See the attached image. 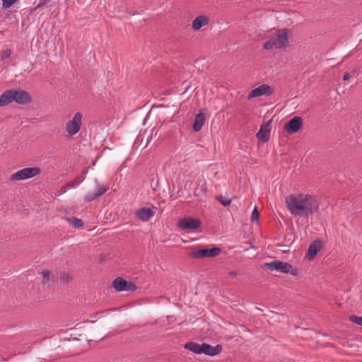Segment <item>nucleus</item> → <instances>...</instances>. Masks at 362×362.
Masks as SVG:
<instances>
[{"mask_svg":"<svg viewBox=\"0 0 362 362\" xmlns=\"http://www.w3.org/2000/svg\"><path fill=\"white\" fill-rule=\"evenodd\" d=\"M11 54V50L10 49H6L1 52V59L4 60L8 59Z\"/></svg>","mask_w":362,"mask_h":362,"instance_id":"28","label":"nucleus"},{"mask_svg":"<svg viewBox=\"0 0 362 362\" xmlns=\"http://www.w3.org/2000/svg\"><path fill=\"white\" fill-rule=\"evenodd\" d=\"M201 226V221L198 218L187 217L179 221L177 226L184 231H189L197 229Z\"/></svg>","mask_w":362,"mask_h":362,"instance_id":"8","label":"nucleus"},{"mask_svg":"<svg viewBox=\"0 0 362 362\" xmlns=\"http://www.w3.org/2000/svg\"><path fill=\"white\" fill-rule=\"evenodd\" d=\"M40 173V169L37 167L25 168L12 174L10 180H24L32 178Z\"/></svg>","mask_w":362,"mask_h":362,"instance_id":"5","label":"nucleus"},{"mask_svg":"<svg viewBox=\"0 0 362 362\" xmlns=\"http://www.w3.org/2000/svg\"><path fill=\"white\" fill-rule=\"evenodd\" d=\"M57 278L63 283H69L72 280L71 275L64 272L57 273Z\"/></svg>","mask_w":362,"mask_h":362,"instance_id":"21","label":"nucleus"},{"mask_svg":"<svg viewBox=\"0 0 362 362\" xmlns=\"http://www.w3.org/2000/svg\"><path fill=\"white\" fill-rule=\"evenodd\" d=\"M303 125V119L296 116L291 119L284 126V129L289 134L298 132Z\"/></svg>","mask_w":362,"mask_h":362,"instance_id":"11","label":"nucleus"},{"mask_svg":"<svg viewBox=\"0 0 362 362\" xmlns=\"http://www.w3.org/2000/svg\"><path fill=\"white\" fill-rule=\"evenodd\" d=\"M108 189V187L105 185H97V191L94 192L98 197L103 195Z\"/></svg>","mask_w":362,"mask_h":362,"instance_id":"23","label":"nucleus"},{"mask_svg":"<svg viewBox=\"0 0 362 362\" xmlns=\"http://www.w3.org/2000/svg\"><path fill=\"white\" fill-rule=\"evenodd\" d=\"M2 1V7L4 8H10L13 4H14L18 0H1Z\"/></svg>","mask_w":362,"mask_h":362,"instance_id":"26","label":"nucleus"},{"mask_svg":"<svg viewBox=\"0 0 362 362\" xmlns=\"http://www.w3.org/2000/svg\"><path fill=\"white\" fill-rule=\"evenodd\" d=\"M258 218H259V213H258L257 207L255 206L254 208L252 215H251V221L253 222L255 221H257Z\"/></svg>","mask_w":362,"mask_h":362,"instance_id":"29","label":"nucleus"},{"mask_svg":"<svg viewBox=\"0 0 362 362\" xmlns=\"http://www.w3.org/2000/svg\"><path fill=\"white\" fill-rule=\"evenodd\" d=\"M135 216L138 219L146 222L154 216V212L151 208L143 207L135 213Z\"/></svg>","mask_w":362,"mask_h":362,"instance_id":"14","label":"nucleus"},{"mask_svg":"<svg viewBox=\"0 0 362 362\" xmlns=\"http://www.w3.org/2000/svg\"><path fill=\"white\" fill-rule=\"evenodd\" d=\"M98 197L96 196V194H95V192H90L88 194H87L85 197H84V201L86 202H90L93 200H95V199H97Z\"/></svg>","mask_w":362,"mask_h":362,"instance_id":"25","label":"nucleus"},{"mask_svg":"<svg viewBox=\"0 0 362 362\" xmlns=\"http://www.w3.org/2000/svg\"><path fill=\"white\" fill-rule=\"evenodd\" d=\"M349 320L358 325L362 326V317L352 315L349 316Z\"/></svg>","mask_w":362,"mask_h":362,"instance_id":"24","label":"nucleus"},{"mask_svg":"<svg viewBox=\"0 0 362 362\" xmlns=\"http://www.w3.org/2000/svg\"><path fill=\"white\" fill-rule=\"evenodd\" d=\"M112 286L117 291H134L136 289L135 284L127 281L122 277H117L112 282Z\"/></svg>","mask_w":362,"mask_h":362,"instance_id":"9","label":"nucleus"},{"mask_svg":"<svg viewBox=\"0 0 362 362\" xmlns=\"http://www.w3.org/2000/svg\"><path fill=\"white\" fill-rule=\"evenodd\" d=\"M350 74L349 73H345V74L344 75V77H343V79L344 81H348L349 78H350Z\"/></svg>","mask_w":362,"mask_h":362,"instance_id":"32","label":"nucleus"},{"mask_svg":"<svg viewBox=\"0 0 362 362\" xmlns=\"http://www.w3.org/2000/svg\"><path fill=\"white\" fill-rule=\"evenodd\" d=\"M209 18L204 15L198 16L192 21V28L194 30H199L202 27L208 25Z\"/></svg>","mask_w":362,"mask_h":362,"instance_id":"16","label":"nucleus"},{"mask_svg":"<svg viewBox=\"0 0 362 362\" xmlns=\"http://www.w3.org/2000/svg\"><path fill=\"white\" fill-rule=\"evenodd\" d=\"M13 102L12 89L4 91L0 96V107L7 105Z\"/></svg>","mask_w":362,"mask_h":362,"instance_id":"17","label":"nucleus"},{"mask_svg":"<svg viewBox=\"0 0 362 362\" xmlns=\"http://www.w3.org/2000/svg\"><path fill=\"white\" fill-rule=\"evenodd\" d=\"M82 114L77 112L74 114L72 119L66 123V131L70 136L76 134L81 129L82 124Z\"/></svg>","mask_w":362,"mask_h":362,"instance_id":"6","label":"nucleus"},{"mask_svg":"<svg viewBox=\"0 0 362 362\" xmlns=\"http://www.w3.org/2000/svg\"><path fill=\"white\" fill-rule=\"evenodd\" d=\"M42 275L43 277L42 283L46 284L49 280L50 272L47 269H44L42 272Z\"/></svg>","mask_w":362,"mask_h":362,"instance_id":"27","label":"nucleus"},{"mask_svg":"<svg viewBox=\"0 0 362 362\" xmlns=\"http://www.w3.org/2000/svg\"><path fill=\"white\" fill-rule=\"evenodd\" d=\"M55 4L54 0H39L36 8H39L45 5H48L49 7H52Z\"/></svg>","mask_w":362,"mask_h":362,"instance_id":"22","label":"nucleus"},{"mask_svg":"<svg viewBox=\"0 0 362 362\" xmlns=\"http://www.w3.org/2000/svg\"><path fill=\"white\" fill-rule=\"evenodd\" d=\"M184 348L197 354H204L210 356L218 354L222 350V346L221 345L213 346L206 343L199 344L194 341L186 343L184 345Z\"/></svg>","mask_w":362,"mask_h":362,"instance_id":"2","label":"nucleus"},{"mask_svg":"<svg viewBox=\"0 0 362 362\" xmlns=\"http://www.w3.org/2000/svg\"><path fill=\"white\" fill-rule=\"evenodd\" d=\"M13 101L21 105L29 103L31 100V96L28 92L21 89H12Z\"/></svg>","mask_w":362,"mask_h":362,"instance_id":"10","label":"nucleus"},{"mask_svg":"<svg viewBox=\"0 0 362 362\" xmlns=\"http://www.w3.org/2000/svg\"><path fill=\"white\" fill-rule=\"evenodd\" d=\"M272 93V91L271 90V88L269 85L262 84L250 91L247 95V99L251 100L253 98L262 95H270Z\"/></svg>","mask_w":362,"mask_h":362,"instance_id":"13","label":"nucleus"},{"mask_svg":"<svg viewBox=\"0 0 362 362\" xmlns=\"http://www.w3.org/2000/svg\"><path fill=\"white\" fill-rule=\"evenodd\" d=\"M271 123L272 120H269L267 122H264L259 130V132L256 134V137L263 141L267 142L270 139V132H271Z\"/></svg>","mask_w":362,"mask_h":362,"instance_id":"12","label":"nucleus"},{"mask_svg":"<svg viewBox=\"0 0 362 362\" xmlns=\"http://www.w3.org/2000/svg\"><path fill=\"white\" fill-rule=\"evenodd\" d=\"M288 43V29H279L276 32L275 36L270 37L264 43L265 49L285 48Z\"/></svg>","mask_w":362,"mask_h":362,"instance_id":"3","label":"nucleus"},{"mask_svg":"<svg viewBox=\"0 0 362 362\" xmlns=\"http://www.w3.org/2000/svg\"><path fill=\"white\" fill-rule=\"evenodd\" d=\"M229 274L230 276H235V275H237V272L235 271H232V272H230Z\"/></svg>","mask_w":362,"mask_h":362,"instance_id":"33","label":"nucleus"},{"mask_svg":"<svg viewBox=\"0 0 362 362\" xmlns=\"http://www.w3.org/2000/svg\"><path fill=\"white\" fill-rule=\"evenodd\" d=\"M66 220L69 224L73 226L75 228L79 229L83 227V222L81 219L76 217H67Z\"/></svg>","mask_w":362,"mask_h":362,"instance_id":"20","label":"nucleus"},{"mask_svg":"<svg viewBox=\"0 0 362 362\" xmlns=\"http://www.w3.org/2000/svg\"><path fill=\"white\" fill-rule=\"evenodd\" d=\"M70 188H71V187L68 186V182H67L66 185H63V186L61 187V189H60V193H61V194L64 193V192H66V191L68 189H70Z\"/></svg>","mask_w":362,"mask_h":362,"instance_id":"31","label":"nucleus"},{"mask_svg":"<svg viewBox=\"0 0 362 362\" xmlns=\"http://www.w3.org/2000/svg\"><path fill=\"white\" fill-rule=\"evenodd\" d=\"M221 252L220 247H214L211 249L202 248L194 250L191 256L196 259H202L205 257H214L218 256Z\"/></svg>","mask_w":362,"mask_h":362,"instance_id":"7","label":"nucleus"},{"mask_svg":"<svg viewBox=\"0 0 362 362\" xmlns=\"http://www.w3.org/2000/svg\"><path fill=\"white\" fill-rule=\"evenodd\" d=\"M218 201L224 206H227L230 205V204L231 202L230 199L223 198V197H221L220 199H218Z\"/></svg>","mask_w":362,"mask_h":362,"instance_id":"30","label":"nucleus"},{"mask_svg":"<svg viewBox=\"0 0 362 362\" xmlns=\"http://www.w3.org/2000/svg\"><path fill=\"white\" fill-rule=\"evenodd\" d=\"M286 206L295 216L308 218L317 211L318 199L308 194H290L285 198Z\"/></svg>","mask_w":362,"mask_h":362,"instance_id":"1","label":"nucleus"},{"mask_svg":"<svg viewBox=\"0 0 362 362\" xmlns=\"http://www.w3.org/2000/svg\"><path fill=\"white\" fill-rule=\"evenodd\" d=\"M88 173V170L86 169L83 171V173L81 176L76 177L74 180L68 182V186L71 187H75L80 183H81L86 178V173Z\"/></svg>","mask_w":362,"mask_h":362,"instance_id":"19","label":"nucleus"},{"mask_svg":"<svg viewBox=\"0 0 362 362\" xmlns=\"http://www.w3.org/2000/svg\"><path fill=\"white\" fill-rule=\"evenodd\" d=\"M205 120H206V117H205V115L204 113L197 114L194 117L193 129L195 132L200 131L205 123Z\"/></svg>","mask_w":362,"mask_h":362,"instance_id":"18","label":"nucleus"},{"mask_svg":"<svg viewBox=\"0 0 362 362\" xmlns=\"http://www.w3.org/2000/svg\"><path fill=\"white\" fill-rule=\"evenodd\" d=\"M322 248V243L320 240L313 241L308 247L306 257L308 259H313L317 252Z\"/></svg>","mask_w":362,"mask_h":362,"instance_id":"15","label":"nucleus"},{"mask_svg":"<svg viewBox=\"0 0 362 362\" xmlns=\"http://www.w3.org/2000/svg\"><path fill=\"white\" fill-rule=\"evenodd\" d=\"M264 267L270 271L275 270L285 274L290 273L293 276L298 274V269L296 268H293V266L288 262L279 260L267 262L264 264Z\"/></svg>","mask_w":362,"mask_h":362,"instance_id":"4","label":"nucleus"}]
</instances>
